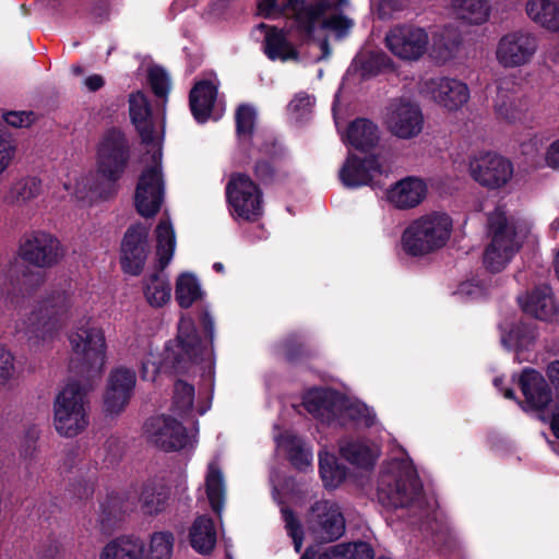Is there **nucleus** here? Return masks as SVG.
I'll return each mask as SVG.
<instances>
[{"label": "nucleus", "instance_id": "nucleus-1", "mask_svg": "<svg viewBox=\"0 0 559 559\" xmlns=\"http://www.w3.org/2000/svg\"><path fill=\"white\" fill-rule=\"evenodd\" d=\"M277 0H260L258 10L264 17L284 16L289 31L302 39H311L317 31H332L338 37L345 36L354 22L338 11L348 5V0H286L278 7Z\"/></svg>", "mask_w": 559, "mask_h": 559}, {"label": "nucleus", "instance_id": "nucleus-2", "mask_svg": "<svg viewBox=\"0 0 559 559\" xmlns=\"http://www.w3.org/2000/svg\"><path fill=\"white\" fill-rule=\"evenodd\" d=\"M79 314L75 296L66 287L51 289L32 310L26 320L16 326L34 344L51 342L63 324Z\"/></svg>", "mask_w": 559, "mask_h": 559}, {"label": "nucleus", "instance_id": "nucleus-3", "mask_svg": "<svg viewBox=\"0 0 559 559\" xmlns=\"http://www.w3.org/2000/svg\"><path fill=\"white\" fill-rule=\"evenodd\" d=\"M130 159L129 142L117 128L106 130L96 146V176L90 191L100 199L116 192V182L121 178Z\"/></svg>", "mask_w": 559, "mask_h": 559}, {"label": "nucleus", "instance_id": "nucleus-4", "mask_svg": "<svg viewBox=\"0 0 559 559\" xmlns=\"http://www.w3.org/2000/svg\"><path fill=\"white\" fill-rule=\"evenodd\" d=\"M71 358L70 368L80 373L100 376L107 360L105 332L91 317L78 320L67 334Z\"/></svg>", "mask_w": 559, "mask_h": 559}, {"label": "nucleus", "instance_id": "nucleus-5", "mask_svg": "<svg viewBox=\"0 0 559 559\" xmlns=\"http://www.w3.org/2000/svg\"><path fill=\"white\" fill-rule=\"evenodd\" d=\"M202 326L211 345H203L191 319L181 318L178 325V335L173 346L168 347L167 358H173L177 369H186L188 365L205 362L209 376L213 379V348L214 320L207 310L201 314Z\"/></svg>", "mask_w": 559, "mask_h": 559}, {"label": "nucleus", "instance_id": "nucleus-6", "mask_svg": "<svg viewBox=\"0 0 559 559\" xmlns=\"http://www.w3.org/2000/svg\"><path fill=\"white\" fill-rule=\"evenodd\" d=\"M452 218L443 212H431L414 219L402 235L405 252L426 255L444 247L451 237Z\"/></svg>", "mask_w": 559, "mask_h": 559}, {"label": "nucleus", "instance_id": "nucleus-7", "mask_svg": "<svg viewBox=\"0 0 559 559\" xmlns=\"http://www.w3.org/2000/svg\"><path fill=\"white\" fill-rule=\"evenodd\" d=\"M56 431L67 438L82 433L90 425L87 390L78 381L68 382L53 403Z\"/></svg>", "mask_w": 559, "mask_h": 559}, {"label": "nucleus", "instance_id": "nucleus-8", "mask_svg": "<svg viewBox=\"0 0 559 559\" xmlns=\"http://www.w3.org/2000/svg\"><path fill=\"white\" fill-rule=\"evenodd\" d=\"M155 234L159 270L144 277L143 294L150 306L162 308L171 298V286L163 270L170 263L174 257L176 236L173 224L168 218L160 219L156 226Z\"/></svg>", "mask_w": 559, "mask_h": 559}, {"label": "nucleus", "instance_id": "nucleus-9", "mask_svg": "<svg viewBox=\"0 0 559 559\" xmlns=\"http://www.w3.org/2000/svg\"><path fill=\"white\" fill-rule=\"evenodd\" d=\"M488 226L492 237L486 249L484 263L490 272H500L518 252L520 243L514 228L507 223L501 210H496L489 215Z\"/></svg>", "mask_w": 559, "mask_h": 559}, {"label": "nucleus", "instance_id": "nucleus-10", "mask_svg": "<svg viewBox=\"0 0 559 559\" xmlns=\"http://www.w3.org/2000/svg\"><path fill=\"white\" fill-rule=\"evenodd\" d=\"M226 199L238 218L257 221L263 214V193L246 174L234 173L226 185Z\"/></svg>", "mask_w": 559, "mask_h": 559}, {"label": "nucleus", "instance_id": "nucleus-11", "mask_svg": "<svg viewBox=\"0 0 559 559\" xmlns=\"http://www.w3.org/2000/svg\"><path fill=\"white\" fill-rule=\"evenodd\" d=\"M162 151L152 154V164L142 171L134 195L138 213L143 217L155 216L164 201L165 182L162 173Z\"/></svg>", "mask_w": 559, "mask_h": 559}, {"label": "nucleus", "instance_id": "nucleus-12", "mask_svg": "<svg viewBox=\"0 0 559 559\" xmlns=\"http://www.w3.org/2000/svg\"><path fill=\"white\" fill-rule=\"evenodd\" d=\"M425 491H379V501L388 509H397L406 506L412 510H418L425 518L423 530L435 535V543H440L448 533V525L442 520V514L433 508L425 498Z\"/></svg>", "mask_w": 559, "mask_h": 559}, {"label": "nucleus", "instance_id": "nucleus-13", "mask_svg": "<svg viewBox=\"0 0 559 559\" xmlns=\"http://www.w3.org/2000/svg\"><path fill=\"white\" fill-rule=\"evenodd\" d=\"M538 50L537 36L527 29L506 33L498 40L495 56L503 69H516L530 64Z\"/></svg>", "mask_w": 559, "mask_h": 559}, {"label": "nucleus", "instance_id": "nucleus-14", "mask_svg": "<svg viewBox=\"0 0 559 559\" xmlns=\"http://www.w3.org/2000/svg\"><path fill=\"white\" fill-rule=\"evenodd\" d=\"M385 47L399 59L417 61L428 51L430 38L426 28L403 23L392 26L385 34Z\"/></svg>", "mask_w": 559, "mask_h": 559}, {"label": "nucleus", "instance_id": "nucleus-15", "mask_svg": "<svg viewBox=\"0 0 559 559\" xmlns=\"http://www.w3.org/2000/svg\"><path fill=\"white\" fill-rule=\"evenodd\" d=\"M471 177L487 189H500L513 177L512 163L493 152H479L469 157Z\"/></svg>", "mask_w": 559, "mask_h": 559}, {"label": "nucleus", "instance_id": "nucleus-16", "mask_svg": "<svg viewBox=\"0 0 559 559\" xmlns=\"http://www.w3.org/2000/svg\"><path fill=\"white\" fill-rule=\"evenodd\" d=\"M424 115L418 104L407 99H394L386 108L384 124L397 139L417 138L424 129Z\"/></svg>", "mask_w": 559, "mask_h": 559}, {"label": "nucleus", "instance_id": "nucleus-17", "mask_svg": "<svg viewBox=\"0 0 559 559\" xmlns=\"http://www.w3.org/2000/svg\"><path fill=\"white\" fill-rule=\"evenodd\" d=\"M19 252L23 261L41 269L58 264L64 255L59 239L44 230H36L25 236Z\"/></svg>", "mask_w": 559, "mask_h": 559}, {"label": "nucleus", "instance_id": "nucleus-18", "mask_svg": "<svg viewBox=\"0 0 559 559\" xmlns=\"http://www.w3.org/2000/svg\"><path fill=\"white\" fill-rule=\"evenodd\" d=\"M420 93L449 111H456L469 99L468 86L454 78L436 76L421 81Z\"/></svg>", "mask_w": 559, "mask_h": 559}, {"label": "nucleus", "instance_id": "nucleus-19", "mask_svg": "<svg viewBox=\"0 0 559 559\" xmlns=\"http://www.w3.org/2000/svg\"><path fill=\"white\" fill-rule=\"evenodd\" d=\"M384 175L383 165L376 155L359 158L349 155L340 171V178L344 186L357 188L360 186H381V177Z\"/></svg>", "mask_w": 559, "mask_h": 559}, {"label": "nucleus", "instance_id": "nucleus-20", "mask_svg": "<svg viewBox=\"0 0 559 559\" xmlns=\"http://www.w3.org/2000/svg\"><path fill=\"white\" fill-rule=\"evenodd\" d=\"M145 435L150 442L165 450H180L188 442L186 428L171 417L156 416L145 424Z\"/></svg>", "mask_w": 559, "mask_h": 559}, {"label": "nucleus", "instance_id": "nucleus-21", "mask_svg": "<svg viewBox=\"0 0 559 559\" xmlns=\"http://www.w3.org/2000/svg\"><path fill=\"white\" fill-rule=\"evenodd\" d=\"M309 524L316 536L324 542L340 538L345 531L340 508L328 500L318 501L311 507Z\"/></svg>", "mask_w": 559, "mask_h": 559}, {"label": "nucleus", "instance_id": "nucleus-22", "mask_svg": "<svg viewBox=\"0 0 559 559\" xmlns=\"http://www.w3.org/2000/svg\"><path fill=\"white\" fill-rule=\"evenodd\" d=\"M148 229L141 225L128 228L121 243V265L126 273L138 275L144 267L148 245Z\"/></svg>", "mask_w": 559, "mask_h": 559}, {"label": "nucleus", "instance_id": "nucleus-23", "mask_svg": "<svg viewBox=\"0 0 559 559\" xmlns=\"http://www.w3.org/2000/svg\"><path fill=\"white\" fill-rule=\"evenodd\" d=\"M135 373L127 368H117L111 371L105 394V411L118 414L129 403L135 386Z\"/></svg>", "mask_w": 559, "mask_h": 559}, {"label": "nucleus", "instance_id": "nucleus-24", "mask_svg": "<svg viewBox=\"0 0 559 559\" xmlns=\"http://www.w3.org/2000/svg\"><path fill=\"white\" fill-rule=\"evenodd\" d=\"M274 500L278 501L287 534L292 537L295 550L299 552L302 546V528L295 512L306 504L307 491H274Z\"/></svg>", "mask_w": 559, "mask_h": 559}, {"label": "nucleus", "instance_id": "nucleus-25", "mask_svg": "<svg viewBox=\"0 0 559 559\" xmlns=\"http://www.w3.org/2000/svg\"><path fill=\"white\" fill-rule=\"evenodd\" d=\"M218 81L215 75L198 81L190 91L189 105L193 117L205 122L212 117L217 97Z\"/></svg>", "mask_w": 559, "mask_h": 559}, {"label": "nucleus", "instance_id": "nucleus-26", "mask_svg": "<svg viewBox=\"0 0 559 559\" xmlns=\"http://www.w3.org/2000/svg\"><path fill=\"white\" fill-rule=\"evenodd\" d=\"M426 193L427 186L424 180L417 177H406L389 189L388 200L396 209L407 210L419 205Z\"/></svg>", "mask_w": 559, "mask_h": 559}, {"label": "nucleus", "instance_id": "nucleus-27", "mask_svg": "<svg viewBox=\"0 0 559 559\" xmlns=\"http://www.w3.org/2000/svg\"><path fill=\"white\" fill-rule=\"evenodd\" d=\"M519 384L525 397V403L533 409H543L552 400L551 390L544 377L534 369H524Z\"/></svg>", "mask_w": 559, "mask_h": 559}, {"label": "nucleus", "instance_id": "nucleus-28", "mask_svg": "<svg viewBox=\"0 0 559 559\" xmlns=\"http://www.w3.org/2000/svg\"><path fill=\"white\" fill-rule=\"evenodd\" d=\"M129 112L142 141L147 144L156 142L159 136L153 123L150 103L141 91L130 94Z\"/></svg>", "mask_w": 559, "mask_h": 559}, {"label": "nucleus", "instance_id": "nucleus-29", "mask_svg": "<svg viewBox=\"0 0 559 559\" xmlns=\"http://www.w3.org/2000/svg\"><path fill=\"white\" fill-rule=\"evenodd\" d=\"M519 304L525 313L539 320H552L557 314L552 292L547 285H542L525 296H520Z\"/></svg>", "mask_w": 559, "mask_h": 559}, {"label": "nucleus", "instance_id": "nucleus-30", "mask_svg": "<svg viewBox=\"0 0 559 559\" xmlns=\"http://www.w3.org/2000/svg\"><path fill=\"white\" fill-rule=\"evenodd\" d=\"M259 28L265 31L263 40V52L272 60H281L283 62L297 60L299 52L295 45L287 38V33L275 26L260 24Z\"/></svg>", "mask_w": 559, "mask_h": 559}, {"label": "nucleus", "instance_id": "nucleus-31", "mask_svg": "<svg viewBox=\"0 0 559 559\" xmlns=\"http://www.w3.org/2000/svg\"><path fill=\"white\" fill-rule=\"evenodd\" d=\"M524 11L538 27L550 33L559 32V0H526Z\"/></svg>", "mask_w": 559, "mask_h": 559}, {"label": "nucleus", "instance_id": "nucleus-32", "mask_svg": "<svg viewBox=\"0 0 559 559\" xmlns=\"http://www.w3.org/2000/svg\"><path fill=\"white\" fill-rule=\"evenodd\" d=\"M189 543L201 555H209L216 545V528L211 518L200 515L189 528Z\"/></svg>", "mask_w": 559, "mask_h": 559}, {"label": "nucleus", "instance_id": "nucleus-33", "mask_svg": "<svg viewBox=\"0 0 559 559\" xmlns=\"http://www.w3.org/2000/svg\"><path fill=\"white\" fill-rule=\"evenodd\" d=\"M493 108L500 119L508 122H515L523 117L527 109V104L524 98L520 97L513 91L503 88L502 83H500Z\"/></svg>", "mask_w": 559, "mask_h": 559}, {"label": "nucleus", "instance_id": "nucleus-34", "mask_svg": "<svg viewBox=\"0 0 559 559\" xmlns=\"http://www.w3.org/2000/svg\"><path fill=\"white\" fill-rule=\"evenodd\" d=\"M348 143L357 150L367 151L379 142L378 127L368 119L353 121L346 132Z\"/></svg>", "mask_w": 559, "mask_h": 559}, {"label": "nucleus", "instance_id": "nucleus-35", "mask_svg": "<svg viewBox=\"0 0 559 559\" xmlns=\"http://www.w3.org/2000/svg\"><path fill=\"white\" fill-rule=\"evenodd\" d=\"M276 447L286 452L292 464L298 469H305L311 465L312 453L306 448L298 437L290 432L274 436Z\"/></svg>", "mask_w": 559, "mask_h": 559}, {"label": "nucleus", "instance_id": "nucleus-36", "mask_svg": "<svg viewBox=\"0 0 559 559\" xmlns=\"http://www.w3.org/2000/svg\"><path fill=\"white\" fill-rule=\"evenodd\" d=\"M143 542L138 537L122 536L103 548L99 559H142Z\"/></svg>", "mask_w": 559, "mask_h": 559}, {"label": "nucleus", "instance_id": "nucleus-37", "mask_svg": "<svg viewBox=\"0 0 559 559\" xmlns=\"http://www.w3.org/2000/svg\"><path fill=\"white\" fill-rule=\"evenodd\" d=\"M341 455L350 464L360 468H371L378 456V449L364 441L345 440L340 445Z\"/></svg>", "mask_w": 559, "mask_h": 559}, {"label": "nucleus", "instance_id": "nucleus-38", "mask_svg": "<svg viewBox=\"0 0 559 559\" xmlns=\"http://www.w3.org/2000/svg\"><path fill=\"white\" fill-rule=\"evenodd\" d=\"M203 295L201 284L194 274L185 272L178 275L175 298L181 308H190L194 302L201 300Z\"/></svg>", "mask_w": 559, "mask_h": 559}, {"label": "nucleus", "instance_id": "nucleus-39", "mask_svg": "<svg viewBox=\"0 0 559 559\" xmlns=\"http://www.w3.org/2000/svg\"><path fill=\"white\" fill-rule=\"evenodd\" d=\"M41 192V180L34 176H27L19 179L11 186L7 200L13 205H26L37 199Z\"/></svg>", "mask_w": 559, "mask_h": 559}, {"label": "nucleus", "instance_id": "nucleus-40", "mask_svg": "<svg viewBox=\"0 0 559 559\" xmlns=\"http://www.w3.org/2000/svg\"><path fill=\"white\" fill-rule=\"evenodd\" d=\"M456 16L469 24L480 25L490 15L488 0H452Z\"/></svg>", "mask_w": 559, "mask_h": 559}, {"label": "nucleus", "instance_id": "nucleus-41", "mask_svg": "<svg viewBox=\"0 0 559 559\" xmlns=\"http://www.w3.org/2000/svg\"><path fill=\"white\" fill-rule=\"evenodd\" d=\"M175 535L169 531H157L150 535L147 545L143 544L142 559H171Z\"/></svg>", "mask_w": 559, "mask_h": 559}, {"label": "nucleus", "instance_id": "nucleus-42", "mask_svg": "<svg viewBox=\"0 0 559 559\" xmlns=\"http://www.w3.org/2000/svg\"><path fill=\"white\" fill-rule=\"evenodd\" d=\"M319 469L326 489H335L346 479V468L337 463L334 454L326 451L319 454Z\"/></svg>", "mask_w": 559, "mask_h": 559}, {"label": "nucleus", "instance_id": "nucleus-43", "mask_svg": "<svg viewBox=\"0 0 559 559\" xmlns=\"http://www.w3.org/2000/svg\"><path fill=\"white\" fill-rule=\"evenodd\" d=\"M390 471L396 474L397 484L395 489H420L423 487L411 460L400 459L391 461Z\"/></svg>", "mask_w": 559, "mask_h": 559}, {"label": "nucleus", "instance_id": "nucleus-44", "mask_svg": "<svg viewBox=\"0 0 559 559\" xmlns=\"http://www.w3.org/2000/svg\"><path fill=\"white\" fill-rule=\"evenodd\" d=\"M333 397L334 394L331 391L313 389L305 395L302 404L314 417L324 418L326 413L332 412Z\"/></svg>", "mask_w": 559, "mask_h": 559}, {"label": "nucleus", "instance_id": "nucleus-45", "mask_svg": "<svg viewBox=\"0 0 559 559\" xmlns=\"http://www.w3.org/2000/svg\"><path fill=\"white\" fill-rule=\"evenodd\" d=\"M136 493L139 509L144 514L153 515L164 511L168 506L167 491H132Z\"/></svg>", "mask_w": 559, "mask_h": 559}, {"label": "nucleus", "instance_id": "nucleus-46", "mask_svg": "<svg viewBox=\"0 0 559 559\" xmlns=\"http://www.w3.org/2000/svg\"><path fill=\"white\" fill-rule=\"evenodd\" d=\"M194 402V388L182 380H178L174 386L173 409L178 415L185 416L192 409Z\"/></svg>", "mask_w": 559, "mask_h": 559}, {"label": "nucleus", "instance_id": "nucleus-47", "mask_svg": "<svg viewBox=\"0 0 559 559\" xmlns=\"http://www.w3.org/2000/svg\"><path fill=\"white\" fill-rule=\"evenodd\" d=\"M535 337V329L522 324L512 329L508 336H502V343L509 348L522 349L531 345Z\"/></svg>", "mask_w": 559, "mask_h": 559}, {"label": "nucleus", "instance_id": "nucleus-48", "mask_svg": "<svg viewBox=\"0 0 559 559\" xmlns=\"http://www.w3.org/2000/svg\"><path fill=\"white\" fill-rule=\"evenodd\" d=\"M449 31L444 28L440 34L439 38L436 36L432 45V53L437 59L445 61L450 59L460 45V38L457 35L451 37L448 35Z\"/></svg>", "mask_w": 559, "mask_h": 559}, {"label": "nucleus", "instance_id": "nucleus-49", "mask_svg": "<svg viewBox=\"0 0 559 559\" xmlns=\"http://www.w3.org/2000/svg\"><path fill=\"white\" fill-rule=\"evenodd\" d=\"M257 112L249 105H241L236 111L237 133L240 139L249 138L252 134Z\"/></svg>", "mask_w": 559, "mask_h": 559}, {"label": "nucleus", "instance_id": "nucleus-50", "mask_svg": "<svg viewBox=\"0 0 559 559\" xmlns=\"http://www.w3.org/2000/svg\"><path fill=\"white\" fill-rule=\"evenodd\" d=\"M148 83L157 97L166 98L170 90L168 73L160 67L154 66L148 69Z\"/></svg>", "mask_w": 559, "mask_h": 559}, {"label": "nucleus", "instance_id": "nucleus-51", "mask_svg": "<svg viewBox=\"0 0 559 559\" xmlns=\"http://www.w3.org/2000/svg\"><path fill=\"white\" fill-rule=\"evenodd\" d=\"M344 559H373V550L367 543L340 544Z\"/></svg>", "mask_w": 559, "mask_h": 559}, {"label": "nucleus", "instance_id": "nucleus-52", "mask_svg": "<svg viewBox=\"0 0 559 559\" xmlns=\"http://www.w3.org/2000/svg\"><path fill=\"white\" fill-rule=\"evenodd\" d=\"M16 155V144L10 136L0 133V174H3Z\"/></svg>", "mask_w": 559, "mask_h": 559}, {"label": "nucleus", "instance_id": "nucleus-53", "mask_svg": "<svg viewBox=\"0 0 559 559\" xmlns=\"http://www.w3.org/2000/svg\"><path fill=\"white\" fill-rule=\"evenodd\" d=\"M14 357L8 349L0 347V391L5 389L14 374Z\"/></svg>", "mask_w": 559, "mask_h": 559}, {"label": "nucleus", "instance_id": "nucleus-54", "mask_svg": "<svg viewBox=\"0 0 559 559\" xmlns=\"http://www.w3.org/2000/svg\"><path fill=\"white\" fill-rule=\"evenodd\" d=\"M346 413L349 418L366 427L374 424V414L364 404H350Z\"/></svg>", "mask_w": 559, "mask_h": 559}, {"label": "nucleus", "instance_id": "nucleus-55", "mask_svg": "<svg viewBox=\"0 0 559 559\" xmlns=\"http://www.w3.org/2000/svg\"><path fill=\"white\" fill-rule=\"evenodd\" d=\"M160 370V360L157 355L150 353L142 361L141 377L143 380L155 381Z\"/></svg>", "mask_w": 559, "mask_h": 559}, {"label": "nucleus", "instance_id": "nucleus-56", "mask_svg": "<svg viewBox=\"0 0 559 559\" xmlns=\"http://www.w3.org/2000/svg\"><path fill=\"white\" fill-rule=\"evenodd\" d=\"M206 488L205 489H224L225 487V477L219 468V466L212 462L207 466V473L205 478Z\"/></svg>", "mask_w": 559, "mask_h": 559}, {"label": "nucleus", "instance_id": "nucleus-57", "mask_svg": "<svg viewBox=\"0 0 559 559\" xmlns=\"http://www.w3.org/2000/svg\"><path fill=\"white\" fill-rule=\"evenodd\" d=\"M300 559H344L342 556V546H331L325 550L318 552L313 548L307 549Z\"/></svg>", "mask_w": 559, "mask_h": 559}, {"label": "nucleus", "instance_id": "nucleus-58", "mask_svg": "<svg viewBox=\"0 0 559 559\" xmlns=\"http://www.w3.org/2000/svg\"><path fill=\"white\" fill-rule=\"evenodd\" d=\"M32 112L11 111L3 115L4 121L15 128L26 127L31 123Z\"/></svg>", "mask_w": 559, "mask_h": 559}, {"label": "nucleus", "instance_id": "nucleus-59", "mask_svg": "<svg viewBox=\"0 0 559 559\" xmlns=\"http://www.w3.org/2000/svg\"><path fill=\"white\" fill-rule=\"evenodd\" d=\"M314 104V98L306 93L297 94L294 99L289 103V109L292 111H307Z\"/></svg>", "mask_w": 559, "mask_h": 559}, {"label": "nucleus", "instance_id": "nucleus-60", "mask_svg": "<svg viewBox=\"0 0 559 559\" xmlns=\"http://www.w3.org/2000/svg\"><path fill=\"white\" fill-rule=\"evenodd\" d=\"M207 501L212 508V510L221 515L223 511V507L225 503L224 491H205Z\"/></svg>", "mask_w": 559, "mask_h": 559}, {"label": "nucleus", "instance_id": "nucleus-61", "mask_svg": "<svg viewBox=\"0 0 559 559\" xmlns=\"http://www.w3.org/2000/svg\"><path fill=\"white\" fill-rule=\"evenodd\" d=\"M546 164L551 168H559V140L555 141L547 150Z\"/></svg>", "mask_w": 559, "mask_h": 559}, {"label": "nucleus", "instance_id": "nucleus-62", "mask_svg": "<svg viewBox=\"0 0 559 559\" xmlns=\"http://www.w3.org/2000/svg\"><path fill=\"white\" fill-rule=\"evenodd\" d=\"M547 377L557 391H559V360L551 361L547 367Z\"/></svg>", "mask_w": 559, "mask_h": 559}, {"label": "nucleus", "instance_id": "nucleus-63", "mask_svg": "<svg viewBox=\"0 0 559 559\" xmlns=\"http://www.w3.org/2000/svg\"><path fill=\"white\" fill-rule=\"evenodd\" d=\"M254 174L261 180H266L272 177L273 169L267 162H259L254 167Z\"/></svg>", "mask_w": 559, "mask_h": 559}, {"label": "nucleus", "instance_id": "nucleus-64", "mask_svg": "<svg viewBox=\"0 0 559 559\" xmlns=\"http://www.w3.org/2000/svg\"><path fill=\"white\" fill-rule=\"evenodd\" d=\"M104 79L98 74H93L85 79L84 84L88 91L95 92L104 86Z\"/></svg>", "mask_w": 559, "mask_h": 559}]
</instances>
